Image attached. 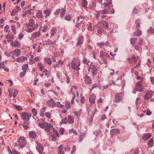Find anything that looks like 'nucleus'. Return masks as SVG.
Returning a JSON list of instances; mask_svg holds the SVG:
<instances>
[{"instance_id": "nucleus-1", "label": "nucleus", "mask_w": 154, "mask_h": 154, "mask_svg": "<svg viewBox=\"0 0 154 154\" xmlns=\"http://www.w3.org/2000/svg\"><path fill=\"white\" fill-rule=\"evenodd\" d=\"M87 65L88 66V70L89 72H90L91 71L93 75H96L98 72L97 66L93 65L92 62L89 61L88 62Z\"/></svg>"}, {"instance_id": "nucleus-2", "label": "nucleus", "mask_w": 154, "mask_h": 154, "mask_svg": "<svg viewBox=\"0 0 154 154\" xmlns=\"http://www.w3.org/2000/svg\"><path fill=\"white\" fill-rule=\"evenodd\" d=\"M109 55L106 52L103 51H101L100 52V57L101 58L100 60V62L101 64L107 63L106 60L109 57Z\"/></svg>"}, {"instance_id": "nucleus-3", "label": "nucleus", "mask_w": 154, "mask_h": 154, "mask_svg": "<svg viewBox=\"0 0 154 154\" xmlns=\"http://www.w3.org/2000/svg\"><path fill=\"white\" fill-rule=\"evenodd\" d=\"M21 116L22 119L24 121V124L27 125L30 124L29 120L32 116L31 114H29L25 112H23L21 114Z\"/></svg>"}, {"instance_id": "nucleus-4", "label": "nucleus", "mask_w": 154, "mask_h": 154, "mask_svg": "<svg viewBox=\"0 0 154 154\" xmlns=\"http://www.w3.org/2000/svg\"><path fill=\"white\" fill-rule=\"evenodd\" d=\"M38 123L39 127L42 128H45V130L47 132L49 131L51 128H53L52 125L48 122H43L42 124Z\"/></svg>"}, {"instance_id": "nucleus-5", "label": "nucleus", "mask_w": 154, "mask_h": 154, "mask_svg": "<svg viewBox=\"0 0 154 154\" xmlns=\"http://www.w3.org/2000/svg\"><path fill=\"white\" fill-rule=\"evenodd\" d=\"M72 67L75 70L80 69L79 66L80 65V61L78 58L73 59L72 61Z\"/></svg>"}, {"instance_id": "nucleus-6", "label": "nucleus", "mask_w": 154, "mask_h": 154, "mask_svg": "<svg viewBox=\"0 0 154 154\" xmlns=\"http://www.w3.org/2000/svg\"><path fill=\"white\" fill-rule=\"evenodd\" d=\"M18 146L21 148H23L26 144V140L23 136L20 137L17 141Z\"/></svg>"}, {"instance_id": "nucleus-7", "label": "nucleus", "mask_w": 154, "mask_h": 154, "mask_svg": "<svg viewBox=\"0 0 154 154\" xmlns=\"http://www.w3.org/2000/svg\"><path fill=\"white\" fill-rule=\"evenodd\" d=\"M154 93L152 91H147L144 96V99L146 100H149L152 97Z\"/></svg>"}, {"instance_id": "nucleus-8", "label": "nucleus", "mask_w": 154, "mask_h": 154, "mask_svg": "<svg viewBox=\"0 0 154 154\" xmlns=\"http://www.w3.org/2000/svg\"><path fill=\"white\" fill-rule=\"evenodd\" d=\"M66 9L64 8H63L61 9H58L55 11L54 14L56 15L59 14L60 13V16L61 17H63L65 15Z\"/></svg>"}, {"instance_id": "nucleus-9", "label": "nucleus", "mask_w": 154, "mask_h": 154, "mask_svg": "<svg viewBox=\"0 0 154 154\" xmlns=\"http://www.w3.org/2000/svg\"><path fill=\"white\" fill-rule=\"evenodd\" d=\"M122 93H117L116 94L115 100L116 103H119L121 101L122 99Z\"/></svg>"}, {"instance_id": "nucleus-10", "label": "nucleus", "mask_w": 154, "mask_h": 154, "mask_svg": "<svg viewBox=\"0 0 154 154\" xmlns=\"http://www.w3.org/2000/svg\"><path fill=\"white\" fill-rule=\"evenodd\" d=\"M120 131L118 128H115L112 129L110 131V134L112 137H113L115 135L119 134Z\"/></svg>"}, {"instance_id": "nucleus-11", "label": "nucleus", "mask_w": 154, "mask_h": 154, "mask_svg": "<svg viewBox=\"0 0 154 154\" xmlns=\"http://www.w3.org/2000/svg\"><path fill=\"white\" fill-rule=\"evenodd\" d=\"M36 143L38 146L36 147L39 153L42 154L44 149L43 147L41 145L40 143L38 141L36 142Z\"/></svg>"}, {"instance_id": "nucleus-12", "label": "nucleus", "mask_w": 154, "mask_h": 154, "mask_svg": "<svg viewBox=\"0 0 154 154\" xmlns=\"http://www.w3.org/2000/svg\"><path fill=\"white\" fill-rule=\"evenodd\" d=\"M10 44L12 46L16 48H19L21 46L20 43L17 40L14 42H11Z\"/></svg>"}, {"instance_id": "nucleus-13", "label": "nucleus", "mask_w": 154, "mask_h": 154, "mask_svg": "<svg viewBox=\"0 0 154 154\" xmlns=\"http://www.w3.org/2000/svg\"><path fill=\"white\" fill-rule=\"evenodd\" d=\"M25 26L26 30L28 32H30L34 30V26H31L28 24H26Z\"/></svg>"}, {"instance_id": "nucleus-14", "label": "nucleus", "mask_w": 154, "mask_h": 154, "mask_svg": "<svg viewBox=\"0 0 154 154\" xmlns=\"http://www.w3.org/2000/svg\"><path fill=\"white\" fill-rule=\"evenodd\" d=\"M84 81L85 83L87 84H89L91 83L92 80L90 77L86 75H85Z\"/></svg>"}, {"instance_id": "nucleus-15", "label": "nucleus", "mask_w": 154, "mask_h": 154, "mask_svg": "<svg viewBox=\"0 0 154 154\" xmlns=\"http://www.w3.org/2000/svg\"><path fill=\"white\" fill-rule=\"evenodd\" d=\"M75 91H75L76 92H75L74 91H72V89H71V93H72V94L73 95L72 99V100L71 101V103L72 104H73L74 103V99L75 98V93L76 94V97H77L79 95V93L78 92L77 90H76Z\"/></svg>"}, {"instance_id": "nucleus-16", "label": "nucleus", "mask_w": 154, "mask_h": 154, "mask_svg": "<svg viewBox=\"0 0 154 154\" xmlns=\"http://www.w3.org/2000/svg\"><path fill=\"white\" fill-rule=\"evenodd\" d=\"M143 89V85L140 83H137L135 86V89L137 90L139 92L142 91Z\"/></svg>"}, {"instance_id": "nucleus-17", "label": "nucleus", "mask_w": 154, "mask_h": 154, "mask_svg": "<svg viewBox=\"0 0 154 154\" xmlns=\"http://www.w3.org/2000/svg\"><path fill=\"white\" fill-rule=\"evenodd\" d=\"M16 57L19 56L21 54V52L19 49H16L12 51L11 52Z\"/></svg>"}, {"instance_id": "nucleus-18", "label": "nucleus", "mask_w": 154, "mask_h": 154, "mask_svg": "<svg viewBox=\"0 0 154 154\" xmlns=\"http://www.w3.org/2000/svg\"><path fill=\"white\" fill-rule=\"evenodd\" d=\"M112 2H105L103 3V5L105 6V8L107 9H106L108 11V12L109 11V9L111 8V7L112 6Z\"/></svg>"}, {"instance_id": "nucleus-19", "label": "nucleus", "mask_w": 154, "mask_h": 154, "mask_svg": "<svg viewBox=\"0 0 154 154\" xmlns=\"http://www.w3.org/2000/svg\"><path fill=\"white\" fill-rule=\"evenodd\" d=\"M68 123L69 124H72L74 122V118L71 115L68 116L67 118Z\"/></svg>"}, {"instance_id": "nucleus-20", "label": "nucleus", "mask_w": 154, "mask_h": 154, "mask_svg": "<svg viewBox=\"0 0 154 154\" xmlns=\"http://www.w3.org/2000/svg\"><path fill=\"white\" fill-rule=\"evenodd\" d=\"M20 8L18 6L16 7L14 9L11 13V16H14L16 14L17 12L19 11Z\"/></svg>"}, {"instance_id": "nucleus-21", "label": "nucleus", "mask_w": 154, "mask_h": 154, "mask_svg": "<svg viewBox=\"0 0 154 154\" xmlns=\"http://www.w3.org/2000/svg\"><path fill=\"white\" fill-rule=\"evenodd\" d=\"M55 103L54 100L52 99L48 100L46 102L48 105L51 107H54V106Z\"/></svg>"}, {"instance_id": "nucleus-22", "label": "nucleus", "mask_w": 154, "mask_h": 154, "mask_svg": "<svg viewBox=\"0 0 154 154\" xmlns=\"http://www.w3.org/2000/svg\"><path fill=\"white\" fill-rule=\"evenodd\" d=\"M36 137V134L35 132L33 131H30L29 133V137L32 139H34Z\"/></svg>"}, {"instance_id": "nucleus-23", "label": "nucleus", "mask_w": 154, "mask_h": 154, "mask_svg": "<svg viewBox=\"0 0 154 154\" xmlns=\"http://www.w3.org/2000/svg\"><path fill=\"white\" fill-rule=\"evenodd\" d=\"M30 11L28 10L25 11H23L22 14V16L24 18L28 17L30 15Z\"/></svg>"}, {"instance_id": "nucleus-24", "label": "nucleus", "mask_w": 154, "mask_h": 154, "mask_svg": "<svg viewBox=\"0 0 154 154\" xmlns=\"http://www.w3.org/2000/svg\"><path fill=\"white\" fill-rule=\"evenodd\" d=\"M27 60V58L23 56L19 57L16 58V61L18 62H23Z\"/></svg>"}, {"instance_id": "nucleus-25", "label": "nucleus", "mask_w": 154, "mask_h": 154, "mask_svg": "<svg viewBox=\"0 0 154 154\" xmlns=\"http://www.w3.org/2000/svg\"><path fill=\"white\" fill-rule=\"evenodd\" d=\"M84 41L83 37L82 36L79 37L78 39V42L77 44V46H81Z\"/></svg>"}, {"instance_id": "nucleus-26", "label": "nucleus", "mask_w": 154, "mask_h": 154, "mask_svg": "<svg viewBox=\"0 0 154 154\" xmlns=\"http://www.w3.org/2000/svg\"><path fill=\"white\" fill-rule=\"evenodd\" d=\"M96 96L94 94L91 95L90 96L89 101L91 104H92V103L93 104L94 103V100Z\"/></svg>"}, {"instance_id": "nucleus-27", "label": "nucleus", "mask_w": 154, "mask_h": 154, "mask_svg": "<svg viewBox=\"0 0 154 154\" xmlns=\"http://www.w3.org/2000/svg\"><path fill=\"white\" fill-rule=\"evenodd\" d=\"M100 26L101 23H100V22H99V23L97 24V26L98 27L97 32L99 34H101L104 31L103 28L102 27H100Z\"/></svg>"}, {"instance_id": "nucleus-28", "label": "nucleus", "mask_w": 154, "mask_h": 154, "mask_svg": "<svg viewBox=\"0 0 154 154\" xmlns=\"http://www.w3.org/2000/svg\"><path fill=\"white\" fill-rule=\"evenodd\" d=\"M129 62L131 63H136L137 61V59L134 57H132L128 58Z\"/></svg>"}, {"instance_id": "nucleus-29", "label": "nucleus", "mask_w": 154, "mask_h": 154, "mask_svg": "<svg viewBox=\"0 0 154 154\" xmlns=\"http://www.w3.org/2000/svg\"><path fill=\"white\" fill-rule=\"evenodd\" d=\"M84 19V17L82 16H80L77 18V23H82Z\"/></svg>"}, {"instance_id": "nucleus-30", "label": "nucleus", "mask_w": 154, "mask_h": 154, "mask_svg": "<svg viewBox=\"0 0 154 154\" xmlns=\"http://www.w3.org/2000/svg\"><path fill=\"white\" fill-rule=\"evenodd\" d=\"M6 37L8 42H12V41L14 39V37L13 35H7Z\"/></svg>"}, {"instance_id": "nucleus-31", "label": "nucleus", "mask_w": 154, "mask_h": 154, "mask_svg": "<svg viewBox=\"0 0 154 154\" xmlns=\"http://www.w3.org/2000/svg\"><path fill=\"white\" fill-rule=\"evenodd\" d=\"M63 146L62 145H60L58 146V154H64V152L63 150Z\"/></svg>"}, {"instance_id": "nucleus-32", "label": "nucleus", "mask_w": 154, "mask_h": 154, "mask_svg": "<svg viewBox=\"0 0 154 154\" xmlns=\"http://www.w3.org/2000/svg\"><path fill=\"white\" fill-rule=\"evenodd\" d=\"M44 60L47 63L49 66H51V65L52 62L50 58L48 57L45 58L44 59Z\"/></svg>"}, {"instance_id": "nucleus-33", "label": "nucleus", "mask_w": 154, "mask_h": 154, "mask_svg": "<svg viewBox=\"0 0 154 154\" xmlns=\"http://www.w3.org/2000/svg\"><path fill=\"white\" fill-rule=\"evenodd\" d=\"M137 40V38H132L130 39V42L131 44L133 46L135 45L136 42Z\"/></svg>"}, {"instance_id": "nucleus-34", "label": "nucleus", "mask_w": 154, "mask_h": 154, "mask_svg": "<svg viewBox=\"0 0 154 154\" xmlns=\"http://www.w3.org/2000/svg\"><path fill=\"white\" fill-rule=\"evenodd\" d=\"M151 137V135L149 134H145L143 137V140L146 141L148 139L150 138Z\"/></svg>"}, {"instance_id": "nucleus-35", "label": "nucleus", "mask_w": 154, "mask_h": 154, "mask_svg": "<svg viewBox=\"0 0 154 154\" xmlns=\"http://www.w3.org/2000/svg\"><path fill=\"white\" fill-rule=\"evenodd\" d=\"M57 32V29L53 27L52 28L51 30H50V33L51 34V36H52L54 35Z\"/></svg>"}, {"instance_id": "nucleus-36", "label": "nucleus", "mask_w": 154, "mask_h": 154, "mask_svg": "<svg viewBox=\"0 0 154 154\" xmlns=\"http://www.w3.org/2000/svg\"><path fill=\"white\" fill-rule=\"evenodd\" d=\"M46 108V107H44L40 111V115L41 116L43 117L45 115L44 112H45Z\"/></svg>"}, {"instance_id": "nucleus-37", "label": "nucleus", "mask_w": 154, "mask_h": 154, "mask_svg": "<svg viewBox=\"0 0 154 154\" xmlns=\"http://www.w3.org/2000/svg\"><path fill=\"white\" fill-rule=\"evenodd\" d=\"M142 33L141 31L137 29V30L134 32V35L136 36H139L141 35Z\"/></svg>"}, {"instance_id": "nucleus-38", "label": "nucleus", "mask_w": 154, "mask_h": 154, "mask_svg": "<svg viewBox=\"0 0 154 154\" xmlns=\"http://www.w3.org/2000/svg\"><path fill=\"white\" fill-rule=\"evenodd\" d=\"M54 107L57 106L60 108H63L64 107V105L61 104L59 102L55 103Z\"/></svg>"}, {"instance_id": "nucleus-39", "label": "nucleus", "mask_w": 154, "mask_h": 154, "mask_svg": "<svg viewBox=\"0 0 154 154\" xmlns=\"http://www.w3.org/2000/svg\"><path fill=\"white\" fill-rule=\"evenodd\" d=\"M51 11L50 9H46L43 11V14H46V16H49Z\"/></svg>"}, {"instance_id": "nucleus-40", "label": "nucleus", "mask_w": 154, "mask_h": 154, "mask_svg": "<svg viewBox=\"0 0 154 154\" xmlns=\"http://www.w3.org/2000/svg\"><path fill=\"white\" fill-rule=\"evenodd\" d=\"M26 24H28L31 26H34L35 25V23L32 19H29L28 23Z\"/></svg>"}, {"instance_id": "nucleus-41", "label": "nucleus", "mask_w": 154, "mask_h": 154, "mask_svg": "<svg viewBox=\"0 0 154 154\" xmlns=\"http://www.w3.org/2000/svg\"><path fill=\"white\" fill-rule=\"evenodd\" d=\"M60 124H66L68 123L67 119V117L63 118L60 122Z\"/></svg>"}, {"instance_id": "nucleus-42", "label": "nucleus", "mask_w": 154, "mask_h": 154, "mask_svg": "<svg viewBox=\"0 0 154 154\" xmlns=\"http://www.w3.org/2000/svg\"><path fill=\"white\" fill-rule=\"evenodd\" d=\"M36 15V17L39 18H42L43 16L42 12L40 11H38Z\"/></svg>"}, {"instance_id": "nucleus-43", "label": "nucleus", "mask_w": 154, "mask_h": 154, "mask_svg": "<svg viewBox=\"0 0 154 154\" xmlns=\"http://www.w3.org/2000/svg\"><path fill=\"white\" fill-rule=\"evenodd\" d=\"M148 144L149 146L152 147L153 146V140L152 139H151L148 142Z\"/></svg>"}, {"instance_id": "nucleus-44", "label": "nucleus", "mask_w": 154, "mask_h": 154, "mask_svg": "<svg viewBox=\"0 0 154 154\" xmlns=\"http://www.w3.org/2000/svg\"><path fill=\"white\" fill-rule=\"evenodd\" d=\"M40 35L39 32H34L32 35V37L33 38H36L38 37Z\"/></svg>"}, {"instance_id": "nucleus-45", "label": "nucleus", "mask_w": 154, "mask_h": 154, "mask_svg": "<svg viewBox=\"0 0 154 154\" xmlns=\"http://www.w3.org/2000/svg\"><path fill=\"white\" fill-rule=\"evenodd\" d=\"M102 24L103 27L105 29H107L108 27V24L107 22L103 21L102 22Z\"/></svg>"}, {"instance_id": "nucleus-46", "label": "nucleus", "mask_w": 154, "mask_h": 154, "mask_svg": "<svg viewBox=\"0 0 154 154\" xmlns=\"http://www.w3.org/2000/svg\"><path fill=\"white\" fill-rule=\"evenodd\" d=\"M28 67V64H26L23 65L22 67V69L23 71L26 72V69Z\"/></svg>"}, {"instance_id": "nucleus-47", "label": "nucleus", "mask_w": 154, "mask_h": 154, "mask_svg": "<svg viewBox=\"0 0 154 154\" xmlns=\"http://www.w3.org/2000/svg\"><path fill=\"white\" fill-rule=\"evenodd\" d=\"M113 124L112 122V121L111 120H109L108 122V123L107 124V126L108 128L110 127L112 128L114 126V125H113Z\"/></svg>"}, {"instance_id": "nucleus-48", "label": "nucleus", "mask_w": 154, "mask_h": 154, "mask_svg": "<svg viewBox=\"0 0 154 154\" xmlns=\"http://www.w3.org/2000/svg\"><path fill=\"white\" fill-rule=\"evenodd\" d=\"M82 5L84 7H86L87 5V2L86 0H82Z\"/></svg>"}, {"instance_id": "nucleus-49", "label": "nucleus", "mask_w": 154, "mask_h": 154, "mask_svg": "<svg viewBox=\"0 0 154 154\" xmlns=\"http://www.w3.org/2000/svg\"><path fill=\"white\" fill-rule=\"evenodd\" d=\"M64 19L66 20L70 21L71 20V17L69 15L67 14L65 16Z\"/></svg>"}, {"instance_id": "nucleus-50", "label": "nucleus", "mask_w": 154, "mask_h": 154, "mask_svg": "<svg viewBox=\"0 0 154 154\" xmlns=\"http://www.w3.org/2000/svg\"><path fill=\"white\" fill-rule=\"evenodd\" d=\"M65 107L66 109H68L70 108V103L69 102L66 101L65 103Z\"/></svg>"}, {"instance_id": "nucleus-51", "label": "nucleus", "mask_w": 154, "mask_h": 154, "mask_svg": "<svg viewBox=\"0 0 154 154\" xmlns=\"http://www.w3.org/2000/svg\"><path fill=\"white\" fill-rule=\"evenodd\" d=\"M18 91L17 90H14V91H13V97L14 98H15L17 95L18 94Z\"/></svg>"}, {"instance_id": "nucleus-52", "label": "nucleus", "mask_w": 154, "mask_h": 154, "mask_svg": "<svg viewBox=\"0 0 154 154\" xmlns=\"http://www.w3.org/2000/svg\"><path fill=\"white\" fill-rule=\"evenodd\" d=\"M106 9H107L106 8H104V10L101 11V14H108L109 13V12H108V11Z\"/></svg>"}, {"instance_id": "nucleus-53", "label": "nucleus", "mask_w": 154, "mask_h": 154, "mask_svg": "<svg viewBox=\"0 0 154 154\" xmlns=\"http://www.w3.org/2000/svg\"><path fill=\"white\" fill-rule=\"evenodd\" d=\"M82 94H81L80 97L81 99L80 100V101L81 103H84L85 101V100L84 97L83 96H82Z\"/></svg>"}, {"instance_id": "nucleus-54", "label": "nucleus", "mask_w": 154, "mask_h": 154, "mask_svg": "<svg viewBox=\"0 0 154 154\" xmlns=\"http://www.w3.org/2000/svg\"><path fill=\"white\" fill-rule=\"evenodd\" d=\"M14 106L15 109L21 111L22 110V108L20 106H18L16 105H14Z\"/></svg>"}, {"instance_id": "nucleus-55", "label": "nucleus", "mask_w": 154, "mask_h": 154, "mask_svg": "<svg viewBox=\"0 0 154 154\" xmlns=\"http://www.w3.org/2000/svg\"><path fill=\"white\" fill-rule=\"evenodd\" d=\"M32 112L34 116H36L37 114V111L36 109L33 108L32 110Z\"/></svg>"}, {"instance_id": "nucleus-56", "label": "nucleus", "mask_w": 154, "mask_h": 154, "mask_svg": "<svg viewBox=\"0 0 154 154\" xmlns=\"http://www.w3.org/2000/svg\"><path fill=\"white\" fill-rule=\"evenodd\" d=\"M43 72L45 73V75L46 76H47L50 73V72L49 71H48L47 70L45 69H44L43 71Z\"/></svg>"}, {"instance_id": "nucleus-57", "label": "nucleus", "mask_w": 154, "mask_h": 154, "mask_svg": "<svg viewBox=\"0 0 154 154\" xmlns=\"http://www.w3.org/2000/svg\"><path fill=\"white\" fill-rule=\"evenodd\" d=\"M49 40V42L52 45H54L55 44L56 42V39H53V40Z\"/></svg>"}, {"instance_id": "nucleus-58", "label": "nucleus", "mask_w": 154, "mask_h": 154, "mask_svg": "<svg viewBox=\"0 0 154 154\" xmlns=\"http://www.w3.org/2000/svg\"><path fill=\"white\" fill-rule=\"evenodd\" d=\"M13 92V90L12 89H10L8 90V92L10 97H12V96H13V94H12Z\"/></svg>"}, {"instance_id": "nucleus-59", "label": "nucleus", "mask_w": 154, "mask_h": 154, "mask_svg": "<svg viewBox=\"0 0 154 154\" xmlns=\"http://www.w3.org/2000/svg\"><path fill=\"white\" fill-rule=\"evenodd\" d=\"M69 133H72L76 135H77L78 134L77 132L74 129H72L70 130L69 131Z\"/></svg>"}, {"instance_id": "nucleus-60", "label": "nucleus", "mask_w": 154, "mask_h": 154, "mask_svg": "<svg viewBox=\"0 0 154 154\" xmlns=\"http://www.w3.org/2000/svg\"><path fill=\"white\" fill-rule=\"evenodd\" d=\"M37 66L38 67L39 69L42 67H44L43 64H42V63L40 62L38 63L37 64Z\"/></svg>"}, {"instance_id": "nucleus-61", "label": "nucleus", "mask_w": 154, "mask_h": 154, "mask_svg": "<svg viewBox=\"0 0 154 154\" xmlns=\"http://www.w3.org/2000/svg\"><path fill=\"white\" fill-rule=\"evenodd\" d=\"M11 30L14 32H15L16 31V28L14 25L12 26L11 27Z\"/></svg>"}, {"instance_id": "nucleus-62", "label": "nucleus", "mask_w": 154, "mask_h": 154, "mask_svg": "<svg viewBox=\"0 0 154 154\" xmlns=\"http://www.w3.org/2000/svg\"><path fill=\"white\" fill-rule=\"evenodd\" d=\"M148 33H153L154 32V29L152 27H150L148 30Z\"/></svg>"}, {"instance_id": "nucleus-63", "label": "nucleus", "mask_w": 154, "mask_h": 154, "mask_svg": "<svg viewBox=\"0 0 154 154\" xmlns=\"http://www.w3.org/2000/svg\"><path fill=\"white\" fill-rule=\"evenodd\" d=\"M46 116L49 119H50L51 117L50 113L49 112H46L45 113Z\"/></svg>"}, {"instance_id": "nucleus-64", "label": "nucleus", "mask_w": 154, "mask_h": 154, "mask_svg": "<svg viewBox=\"0 0 154 154\" xmlns=\"http://www.w3.org/2000/svg\"><path fill=\"white\" fill-rule=\"evenodd\" d=\"M48 29V27L46 26H44L43 27V28L42 30L43 32H46Z\"/></svg>"}]
</instances>
